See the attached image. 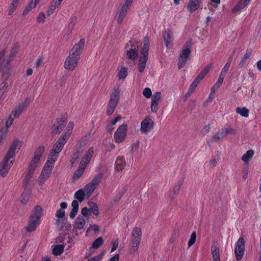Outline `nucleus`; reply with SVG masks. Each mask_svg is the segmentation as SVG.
Returning <instances> with one entry per match:
<instances>
[{
	"instance_id": "obj_1",
	"label": "nucleus",
	"mask_w": 261,
	"mask_h": 261,
	"mask_svg": "<svg viewBox=\"0 0 261 261\" xmlns=\"http://www.w3.org/2000/svg\"><path fill=\"white\" fill-rule=\"evenodd\" d=\"M16 148V145L15 142H14L0 165V175L3 177L7 175L13 162L15 160L14 155Z\"/></svg>"
},
{
	"instance_id": "obj_2",
	"label": "nucleus",
	"mask_w": 261,
	"mask_h": 261,
	"mask_svg": "<svg viewBox=\"0 0 261 261\" xmlns=\"http://www.w3.org/2000/svg\"><path fill=\"white\" fill-rule=\"evenodd\" d=\"M70 137V132L65 133L57 140V142L53 146V148L48 156V160L55 163L58 156L59 153L62 150L65 144Z\"/></svg>"
},
{
	"instance_id": "obj_3",
	"label": "nucleus",
	"mask_w": 261,
	"mask_h": 261,
	"mask_svg": "<svg viewBox=\"0 0 261 261\" xmlns=\"http://www.w3.org/2000/svg\"><path fill=\"white\" fill-rule=\"evenodd\" d=\"M94 149L93 147H90L87 151L86 153L81 161L78 169L75 171L72 179L73 182L77 181L83 175L87 165L90 161L92 156Z\"/></svg>"
},
{
	"instance_id": "obj_4",
	"label": "nucleus",
	"mask_w": 261,
	"mask_h": 261,
	"mask_svg": "<svg viewBox=\"0 0 261 261\" xmlns=\"http://www.w3.org/2000/svg\"><path fill=\"white\" fill-rule=\"evenodd\" d=\"M141 238L142 231L141 228L139 227L134 228L130 238L129 252L130 254H134L138 251Z\"/></svg>"
},
{
	"instance_id": "obj_5",
	"label": "nucleus",
	"mask_w": 261,
	"mask_h": 261,
	"mask_svg": "<svg viewBox=\"0 0 261 261\" xmlns=\"http://www.w3.org/2000/svg\"><path fill=\"white\" fill-rule=\"evenodd\" d=\"M192 46L191 40L187 41L184 45L178 59L177 66L179 69H181L186 65L188 58L191 53Z\"/></svg>"
},
{
	"instance_id": "obj_6",
	"label": "nucleus",
	"mask_w": 261,
	"mask_h": 261,
	"mask_svg": "<svg viewBox=\"0 0 261 261\" xmlns=\"http://www.w3.org/2000/svg\"><path fill=\"white\" fill-rule=\"evenodd\" d=\"M149 41L147 37L144 39L143 47L141 50V56L138 62V69L140 72H143L146 67L148 57Z\"/></svg>"
},
{
	"instance_id": "obj_7",
	"label": "nucleus",
	"mask_w": 261,
	"mask_h": 261,
	"mask_svg": "<svg viewBox=\"0 0 261 261\" xmlns=\"http://www.w3.org/2000/svg\"><path fill=\"white\" fill-rule=\"evenodd\" d=\"M54 167V163L50 162L49 160H47L38 178V183L40 185H43L50 177Z\"/></svg>"
},
{
	"instance_id": "obj_8",
	"label": "nucleus",
	"mask_w": 261,
	"mask_h": 261,
	"mask_svg": "<svg viewBox=\"0 0 261 261\" xmlns=\"http://www.w3.org/2000/svg\"><path fill=\"white\" fill-rule=\"evenodd\" d=\"M120 90L117 88L114 90L111 94L110 99L108 105L107 114L108 115H111L114 112L118 103L120 97Z\"/></svg>"
},
{
	"instance_id": "obj_9",
	"label": "nucleus",
	"mask_w": 261,
	"mask_h": 261,
	"mask_svg": "<svg viewBox=\"0 0 261 261\" xmlns=\"http://www.w3.org/2000/svg\"><path fill=\"white\" fill-rule=\"evenodd\" d=\"M245 240L243 237L240 238L237 241L235 248L234 253L236 259L238 261L240 260L243 257L245 251Z\"/></svg>"
},
{
	"instance_id": "obj_10",
	"label": "nucleus",
	"mask_w": 261,
	"mask_h": 261,
	"mask_svg": "<svg viewBox=\"0 0 261 261\" xmlns=\"http://www.w3.org/2000/svg\"><path fill=\"white\" fill-rule=\"evenodd\" d=\"M127 125L125 123L122 124L117 129L114 134V139L116 142L120 143L122 142L126 136Z\"/></svg>"
},
{
	"instance_id": "obj_11",
	"label": "nucleus",
	"mask_w": 261,
	"mask_h": 261,
	"mask_svg": "<svg viewBox=\"0 0 261 261\" xmlns=\"http://www.w3.org/2000/svg\"><path fill=\"white\" fill-rule=\"evenodd\" d=\"M79 59V58L69 54L64 62V68L70 71L73 70L77 66Z\"/></svg>"
},
{
	"instance_id": "obj_12",
	"label": "nucleus",
	"mask_w": 261,
	"mask_h": 261,
	"mask_svg": "<svg viewBox=\"0 0 261 261\" xmlns=\"http://www.w3.org/2000/svg\"><path fill=\"white\" fill-rule=\"evenodd\" d=\"M211 67L212 64H209L207 66H206L202 70H201L200 73L197 76V77L195 79L192 83L191 84L190 88L195 90L196 87L200 82V81L209 72Z\"/></svg>"
},
{
	"instance_id": "obj_13",
	"label": "nucleus",
	"mask_w": 261,
	"mask_h": 261,
	"mask_svg": "<svg viewBox=\"0 0 261 261\" xmlns=\"http://www.w3.org/2000/svg\"><path fill=\"white\" fill-rule=\"evenodd\" d=\"M85 40L82 38L70 50V54L80 58L81 54L84 48Z\"/></svg>"
},
{
	"instance_id": "obj_14",
	"label": "nucleus",
	"mask_w": 261,
	"mask_h": 261,
	"mask_svg": "<svg viewBox=\"0 0 261 261\" xmlns=\"http://www.w3.org/2000/svg\"><path fill=\"white\" fill-rule=\"evenodd\" d=\"M154 122L151 118L147 117L145 118L141 123L140 130L142 133L149 132L153 129Z\"/></svg>"
},
{
	"instance_id": "obj_15",
	"label": "nucleus",
	"mask_w": 261,
	"mask_h": 261,
	"mask_svg": "<svg viewBox=\"0 0 261 261\" xmlns=\"http://www.w3.org/2000/svg\"><path fill=\"white\" fill-rule=\"evenodd\" d=\"M161 93L155 92L151 97V111L153 113H156L159 110L158 105L161 99Z\"/></svg>"
},
{
	"instance_id": "obj_16",
	"label": "nucleus",
	"mask_w": 261,
	"mask_h": 261,
	"mask_svg": "<svg viewBox=\"0 0 261 261\" xmlns=\"http://www.w3.org/2000/svg\"><path fill=\"white\" fill-rule=\"evenodd\" d=\"M133 0H126L124 4L122 6L120 10L119 15L117 19L119 24H121L127 14V10L130 6Z\"/></svg>"
},
{
	"instance_id": "obj_17",
	"label": "nucleus",
	"mask_w": 261,
	"mask_h": 261,
	"mask_svg": "<svg viewBox=\"0 0 261 261\" xmlns=\"http://www.w3.org/2000/svg\"><path fill=\"white\" fill-rule=\"evenodd\" d=\"M16 53V50L15 48V46L11 50V54L10 55L9 58L7 60L6 62H4L1 64V68L2 69L3 75H4V73L5 72L8 71L10 69V65H9V62L14 59L15 57V55Z\"/></svg>"
},
{
	"instance_id": "obj_18",
	"label": "nucleus",
	"mask_w": 261,
	"mask_h": 261,
	"mask_svg": "<svg viewBox=\"0 0 261 261\" xmlns=\"http://www.w3.org/2000/svg\"><path fill=\"white\" fill-rule=\"evenodd\" d=\"M66 123L63 118L56 122L52 127V134L54 135L59 134L64 128Z\"/></svg>"
},
{
	"instance_id": "obj_19",
	"label": "nucleus",
	"mask_w": 261,
	"mask_h": 261,
	"mask_svg": "<svg viewBox=\"0 0 261 261\" xmlns=\"http://www.w3.org/2000/svg\"><path fill=\"white\" fill-rule=\"evenodd\" d=\"M126 56V59H128L127 63L130 64L134 63V62L137 59L139 54V51H131L126 50L125 51Z\"/></svg>"
},
{
	"instance_id": "obj_20",
	"label": "nucleus",
	"mask_w": 261,
	"mask_h": 261,
	"mask_svg": "<svg viewBox=\"0 0 261 261\" xmlns=\"http://www.w3.org/2000/svg\"><path fill=\"white\" fill-rule=\"evenodd\" d=\"M39 224V220H38V218H31V219L29 221L28 226L25 227L26 230L28 232H32L34 231Z\"/></svg>"
},
{
	"instance_id": "obj_21",
	"label": "nucleus",
	"mask_w": 261,
	"mask_h": 261,
	"mask_svg": "<svg viewBox=\"0 0 261 261\" xmlns=\"http://www.w3.org/2000/svg\"><path fill=\"white\" fill-rule=\"evenodd\" d=\"M183 184V180H181L175 185L172 190L169 192L168 196L171 199H173L178 194L180 189Z\"/></svg>"
},
{
	"instance_id": "obj_22",
	"label": "nucleus",
	"mask_w": 261,
	"mask_h": 261,
	"mask_svg": "<svg viewBox=\"0 0 261 261\" xmlns=\"http://www.w3.org/2000/svg\"><path fill=\"white\" fill-rule=\"evenodd\" d=\"M30 103V98H27L17 106V117L23 113Z\"/></svg>"
},
{
	"instance_id": "obj_23",
	"label": "nucleus",
	"mask_w": 261,
	"mask_h": 261,
	"mask_svg": "<svg viewBox=\"0 0 261 261\" xmlns=\"http://www.w3.org/2000/svg\"><path fill=\"white\" fill-rule=\"evenodd\" d=\"M125 49L131 51H139V42L135 39H132L126 45Z\"/></svg>"
},
{
	"instance_id": "obj_24",
	"label": "nucleus",
	"mask_w": 261,
	"mask_h": 261,
	"mask_svg": "<svg viewBox=\"0 0 261 261\" xmlns=\"http://www.w3.org/2000/svg\"><path fill=\"white\" fill-rule=\"evenodd\" d=\"M163 35L165 45L168 47L172 42V32L171 30L168 29L163 32Z\"/></svg>"
},
{
	"instance_id": "obj_25",
	"label": "nucleus",
	"mask_w": 261,
	"mask_h": 261,
	"mask_svg": "<svg viewBox=\"0 0 261 261\" xmlns=\"http://www.w3.org/2000/svg\"><path fill=\"white\" fill-rule=\"evenodd\" d=\"M199 6V0H190L187 5V8L191 13H193L197 10Z\"/></svg>"
},
{
	"instance_id": "obj_26",
	"label": "nucleus",
	"mask_w": 261,
	"mask_h": 261,
	"mask_svg": "<svg viewBox=\"0 0 261 261\" xmlns=\"http://www.w3.org/2000/svg\"><path fill=\"white\" fill-rule=\"evenodd\" d=\"M126 166L124 157L118 156L115 162V169L118 171L123 170Z\"/></svg>"
},
{
	"instance_id": "obj_27",
	"label": "nucleus",
	"mask_w": 261,
	"mask_h": 261,
	"mask_svg": "<svg viewBox=\"0 0 261 261\" xmlns=\"http://www.w3.org/2000/svg\"><path fill=\"white\" fill-rule=\"evenodd\" d=\"M86 224V221L83 216H79L75 220L73 225L74 228L82 229Z\"/></svg>"
},
{
	"instance_id": "obj_28",
	"label": "nucleus",
	"mask_w": 261,
	"mask_h": 261,
	"mask_svg": "<svg viewBox=\"0 0 261 261\" xmlns=\"http://www.w3.org/2000/svg\"><path fill=\"white\" fill-rule=\"evenodd\" d=\"M211 251L213 255V261H220L219 249L216 244H213L212 246Z\"/></svg>"
},
{
	"instance_id": "obj_29",
	"label": "nucleus",
	"mask_w": 261,
	"mask_h": 261,
	"mask_svg": "<svg viewBox=\"0 0 261 261\" xmlns=\"http://www.w3.org/2000/svg\"><path fill=\"white\" fill-rule=\"evenodd\" d=\"M67 204L65 202H62L60 203L61 208L57 211L56 214V217L58 218H64L65 216L64 209L67 207Z\"/></svg>"
},
{
	"instance_id": "obj_30",
	"label": "nucleus",
	"mask_w": 261,
	"mask_h": 261,
	"mask_svg": "<svg viewBox=\"0 0 261 261\" xmlns=\"http://www.w3.org/2000/svg\"><path fill=\"white\" fill-rule=\"evenodd\" d=\"M45 151V148L43 146H39L35 150L34 152V155L33 159H35L39 161L40 160L41 157L43 155Z\"/></svg>"
},
{
	"instance_id": "obj_31",
	"label": "nucleus",
	"mask_w": 261,
	"mask_h": 261,
	"mask_svg": "<svg viewBox=\"0 0 261 261\" xmlns=\"http://www.w3.org/2000/svg\"><path fill=\"white\" fill-rule=\"evenodd\" d=\"M85 192L83 189H81L75 192L74 197L76 199L80 202H82L85 199Z\"/></svg>"
},
{
	"instance_id": "obj_32",
	"label": "nucleus",
	"mask_w": 261,
	"mask_h": 261,
	"mask_svg": "<svg viewBox=\"0 0 261 261\" xmlns=\"http://www.w3.org/2000/svg\"><path fill=\"white\" fill-rule=\"evenodd\" d=\"M39 161L35 159H32L27 169V172L33 174L35 170L37 165Z\"/></svg>"
},
{
	"instance_id": "obj_33",
	"label": "nucleus",
	"mask_w": 261,
	"mask_h": 261,
	"mask_svg": "<svg viewBox=\"0 0 261 261\" xmlns=\"http://www.w3.org/2000/svg\"><path fill=\"white\" fill-rule=\"evenodd\" d=\"M127 69L125 67H122L118 70L117 76L119 80H124L127 76Z\"/></svg>"
},
{
	"instance_id": "obj_34",
	"label": "nucleus",
	"mask_w": 261,
	"mask_h": 261,
	"mask_svg": "<svg viewBox=\"0 0 261 261\" xmlns=\"http://www.w3.org/2000/svg\"><path fill=\"white\" fill-rule=\"evenodd\" d=\"M254 154V151L252 150H248L242 157V160L246 163H248L250 159H251Z\"/></svg>"
},
{
	"instance_id": "obj_35",
	"label": "nucleus",
	"mask_w": 261,
	"mask_h": 261,
	"mask_svg": "<svg viewBox=\"0 0 261 261\" xmlns=\"http://www.w3.org/2000/svg\"><path fill=\"white\" fill-rule=\"evenodd\" d=\"M251 53L252 50L251 48L248 49L246 50V53L244 55L243 58L242 59L241 62L239 64V66L240 68H242L245 65L246 60L250 57Z\"/></svg>"
},
{
	"instance_id": "obj_36",
	"label": "nucleus",
	"mask_w": 261,
	"mask_h": 261,
	"mask_svg": "<svg viewBox=\"0 0 261 261\" xmlns=\"http://www.w3.org/2000/svg\"><path fill=\"white\" fill-rule=\"evenodd\" d=\"M229 69V65H225L224 67L222 69L219 77L218 78V81H219V83H223L224 79L226 74V73L227 72L228 70Z\"/></svg>"
},
{
	"instance_id": "obj_37",
	"label": "nucleus",
	"mask_w": 261,
	"mask_h": 261,
	"mask_svg": "<svg viewBox=\"0 0 261 261\" xmlns=\"http://www.w3.org/2000/svg\"><path fill=\"white\" fill-rule=\"evenodd\" d=\"M88 204L90 206V211L92 212L95 215H98L99 208L97 204L94 202H89Z\"/></svg>"
},
{
	"instance_id": "obj_38",
	"label": "nucleus",
	"mask_w": 261,
	"mask_h": 261,
	"mask_svg": "<svg viewBox=\"0 0 261 261\" xmlns=\"http://www.w3.org/2000/svg\"><path fill=\"white\" fill-rule=\"evenodd\" d=\"M103 176V173H99L98 175H97L95 177H94L92 179V180L90 182V183L91 184H92L93 186H94L95 187H96V186L100 182Z\"/></svg>"
},
{
	"instance_id": "obj_39",
	"label": "nucleus",
	"mask_w": 261,
	"mask_h": 261,
	"mask_svg": "<svg viewBox=\"0 0 261 261\" xmlns=\"http://www.w3.org/2000/svg\"><path fill=\"white\" fill-rule=\"evenodd\" d=\"M247 3H245L243 1L241 0L238 4H237L235 7L232 9V12L236 13L237 12L242 9H243L246 5Z\"/></svg>"
},
{
	"instance_id": "obj_40",
	"label": "nucleus",
	"mask_w": 261,
	"mask_h": 261,
	"mask_svg": "<svg viewBox=\"0 0 261 261\" xmlns=\"http://www.w3.org/2000/svg\"><path fill=\"white\" fill-rule=\"evenodd\" d=\"M42 211V210L41 206L39 205L35 206L34 210V214L31 217L34 218H37L38 220H39L41 216Z\"/></svg>"
},
{
	"instance_id": "obj_41",
	"label": "nucleus",
	"mask_w": 261,
	"mask_h": 261,
	"mask_svg": "<svg viewBox=\"0 0 261 261\" xmlns=\"http://www.w3.org/2000/svg\"><path fill=\"white\" fill-rule=\"evenodd\" d=\"M64 251V246L62 245H57L53 249V253L55 255H60Z\"/></svg>"
},
{
	"instance_id": "obj_42",
	"label": "nucleus",
	"mask_w": 261,
	"mask_h": 261,
	"mask_svg": "<svg viewBox=\"0 0 261 261\" xmlns=\"http://www.w3.org/2000/svg\"><path fill=\"white\" fill-rule=\"evenodd\" d=\"M37 3L36 2H35V1L34 0H32L30 3L27 6V7L25 8V9H24V10L23 11V15H25L26 14H27L29 12H30V11H31V10L33 8H34L35 7H36V5H37Z\"/></svg>"
},
{
	"instance_id": "obj_43",
	"label": "nucleus",
	"mask_w": 261,
	"mask_h": 261,
	"mask_svg": "<svg viewBox=\"0 0 261 261\" xmlns=\"http://www.w3.org/2000/svg\"><path fill=\"white\" fill-rule=\"evenodd\" d=\"M103 243V240L102 237H98L95 239L92 244V247L94 249L98 248Z\"/></svg>"
},
{
	"instance_id": "obj_44",
	"label": "nucleus",
	"mask_w": 261,
	"mask_h": 261,
	"mask_svg": "<svg viewBox=\"0 0 261 261\" xmlns=\"http://www.w3.org/2000/svg\"><path fill=\"white\" fill-rule=\"evenodd\" d=\"M236 112L243 117H247L248 116L249 110L245 107L242 108L238 107L236 109Z\"/></svg>"
},
{
	"instance_id": "obj_45",
	"label": "nucleus",
	"mask_w": 261,
	"mask_h": 261,
	"mask_svg": "<svg viewBox=\"0 0 261 261\" xmlns=\"http://www.w3.org/2000/svg\"><path fill=\"white\" fill-rule=\"evenodd\" d=\"M126 186H124L121 190H120L114 198V201L117 202L120 200L121 197L124 195L127 191Z\"/></svg>"
},
{
	"instance_id": "obj_46",
	"label": "nucleus",
	"mask_w": 261,
	"mask_h": 261,
	"mask_svg": "<svg viewBox=\"0 0 261 261\" xmlns=\"http://www.w3.org/2000/svg\"><path fill=\"white\" fill-rule=\"evenodd\" d=\"M76 17H73L70 18L69 23L68 25L67 32L68 34H70L74 28L76 21Z\"/></svg>"
},
{
	"instance_id": "obj_47",
	"label": "nucleus",
	"mask_w": 261,
	"mask_h": 261,
	"mask_svg": "<svg viewBox=\"0 0 261 261\" xmlns=\"http://www.w3.org/2000/svg\"><path fill=\"white\" fill-rule=\"evenodd\" d=\"M225 136L226 133H224L223 130H222L221 132L217 133L215 134V135L212 137V140L213 141L216 142L223 138Z\"/></svg>"
},
{
	"instance_id": "obj_48",
	"label": "nucleus",
	"mask_w": 261,
	"mask_h": 261,
	"mask_svg": "<svg viewBox=\"0 0 261 261\" xmlns=\"http://www.w3.org/2000/svg\"><path fill=\"white\" fill-rule=\"evenodd\" d=\"M33 175L32 173H29V172H28L27 173L24 179H23V187L24 188H27L29 182H30V181L32 178V175Z\"/></svg>"
},
{
	"instance_id": "obj_49",
	"label": "nucleus",
	"mask_w": 261,
	"mask_h": 261,
	"mask_svg": "<svg viewBox=\"0 0 261 261\" xmlns=\"http://www.w3.org/2000/svg\"><path fill=\"white\" fill-rule=\"evenodd\" d=\"M62 219H57L56 220V224L58 227V229L60 230H62V229L64 227V226L66 224V219L61 218Z\"/></svg>"
},
{
	"instance_id": "obj_50",
	"label": "nucleus",
	"mask_w": 261,
	"mask_h": 261,
	"mask_svg": "<svg viewBox=\"0 0 261 261\" xmlns=\"http://www.w3.org/2000/svg\"><path fill=\"white\" fill-rule=\"evenodd\" d=\"M95 188L96 187H95L94 186H93L89 182L85 186V192H87V195H90L94 191Z\"/></svg>"
},
{
	"instance_id": "obj_51",
	"label": "nucleus",
	"mask_w": 261,
	"mask_h": 261,
	"mask_svg": "<svg viewBox=\"0 0 261 261\" xmlns=\"http://www.w3.org/2000/svg\"><path fill=\"white\" fill-rule=\"evenodd\" d=\"M30 199V196L28 193H23L20 197V202L23 204H26Z\"/></svg>"
},
{
	"instance_id": "obj_52",
	"label": "nucleus",
	"mask_w": 261,
	"mask_h": 261,
	"mask_svg": "<svg viewBox=\"0 0 261 261\" xmlns=\"http://www.w3.org/2000/svg\"><path fill=\"white\" fill-rule=\"evenodd\" d=\"M16 0H13V2L10 6V9L8 10V15H12L13 14V13L15 12L16 10Z\"/></svg>"
},
{
	"instance_id": "obj_53",
	"label": "nucleus",
	"mask_w": 261,
	"mask_h": 261,
	"mask_svg": "<svg viewBox=\"0 0 261 261\" xmlns=\"http://www.w3.org/2000/svg\"><path fill=\"white\" fill-rule=\"evenodd\" d=\"M196 233L195 231L193 232L191 235L190 239L188 242V246L189 247L192 246L196 241Z\"/></svg>"
},
{
	"instance_id": "obj_54",
	"label": "nucleus",
	"mask_w": 261,
	"mask_h": 261,
	"mask_svg": "<svg viewBox=\"0 0 261 261\" xmlns=\"http://www.w3.org/2000/svg\"><path fill=\"white\" fill-rule=\"evenodd\" d=\"M8 132L7 128L0 129V144H1L3 140L6 137Z\"/></svg>"
},
{
	"instance_id": "obj_55",
	"label": "nucleus",
	"mask_w": 261,
	"mask_h": 261,
	"mask_svg": "<svg viewBox=\"0 0 261 261\" xmlns=\"http://www.w3.org/2000/svg\"><path fill=\"white\" fill-rule=\"evenodd\" d=\"M13 122V119L12 118L11 116H10L8 119L7 120L5 123V126L2 127V128H7V132H8V129L10 126H11Z\"/></svg>"
},
{
	"instance_id": "obj_56",
	"label": "nucleus",
	"mask_w": 261,
	"mask_h": 261,
	"mask_svg": "<svg viewBox=\"0 0 261 261\" xmlns=\"http://www.w3.org/2000/svg\"><path fill=\"white\" fill-rule=\"evenodd\" d=\"M143 95L148 98H150L152 95V92L149 88H145L143 91Z\"/></svg>"
},
{
	"instance_id": "obj_57",
	"label": "nucleus",
	"mask_w": 261,
	"mask_h": 261,
	"mask_svg": "<svg viewBox=\"0 0 261 261\" xmlns=\"http://www.w3.org/2000/svg\"><path fill=\"white\" fill-rule=\"evenodd\" d=\"M103 256V253H101L99 254L94 256L91 258L88 259L89 261H100Z\"/></svg>"
},
{
	"instance_id": "obj_58",
	"label": "nucleus",
	"mask_w": 261,
	"mask_h": 261,
	"mask_svg": "<svg viewBox=\"0 0 261 261\" xmlns=\"http://www.w3.org/2000/svg\"><path fill=\"white\" fill-rule=\"evenodd\" d=\"M222 83H219V81H217V82L214 85V86L212 88L211 93H214L215 90L218 89L222 85Z\"/></svg>"
},
{
	"instance_id": "obj_59",
	"label": "nucleus",
	"mask_w": 261,
	"mask_h": 261,
	"mask_svg": "<svg viewBox=\"0 0 261 261\" xmlns=\"http://www.w3.org/2000/svg\"><path fill=\"white\" fill-rule=\"evenodd\" d=\"M81 154V151L80 149H76L74 152L72 153V157L74 159L77 160L80 155Z\"/></svg>"
},
{
	"instance_id": "obj_60",
	"label": "nucleus",
	"mask_w": 261,
	"mask_h": 261,
	"mask_svg": "<svg viewBox=\"0 0 261 261\" xmlns=\"http://www.w3.org/2000/svg\"><path fill=\"white\" fill-rule=\"evenodd\" d=\"M45 17V16L43 13H40L37 17V21L38 22H43Z\"/></svg>"
},
{
	"instance_id": "obj_61",
	"label": "nucleus",
	"mask_w": 261,
	"mask_h": 261,
	"mask_svg": "<svg viewBox=\"0 0 261 261\" xmlns=\"http://www.w3.org/2000/svg\"><path fill=\"white\" fill-rule=\"evenodd\" d=\"M224 133H226V136L230 133L234 134V130L230 127H228L226 128L225 129H223Z\"/></svg>"
},
{
	"instance_id": "obj_62",
	"label": "nucleus",
	"mask_w": 261,
	"mask_h": 261,
	"mask_svg": "<svg viewBox=\"0 0 261 261\" xmlns=\"http://www.w3.org/2000/svg\"><path fill=\"white\" fill-rule=\"evenodd\" d=\"M71 206L72 207V209L78 210L79 206L78 201L75 200H74L73 201H72V203H71Z\"/></svg>"
},
{
	"instance_id": "obj_63",
	"label": "nucleus",
	"mask_w": 261,
	"mask_h": 261,
	"mask_svg": "<svg viewBox=\"0 0 261 261\" xmlns=\"http://www.w3.org/2000/svg\"><path fill=\"white\" fill-rule=\"evenodd\" d=\"M78 210L72 209L71 211L69 214V217L70 218L73 219L75 217L76 215L77 214Z\"/></svg>"
},
{
	"instance_id": "obj_64",
	"label": "nucleus",
	"mask_w": 261,
	"mask_h": 261,
	"mask_svg": "<svg viewBox=\"0 0 261 261\" xmlns=\"http://www.w3.org/2000/svg\"><path fill=\"white\" fill-rule=\"evenodd\" d=\"M119 255L116 254L114 256L111 257L109 261H119Z\"/></svg>"
}]
</instances>
